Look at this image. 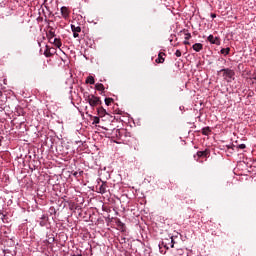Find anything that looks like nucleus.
Instances as JSON below:
<instances>
[{
	"mask_svg": "<svg viewBox=\"0 0 256 256\" xmlns=\"http://www.w3.org/2000/svg\"><path fill=\"white\" fill-rule=\"evenodd\" d=\"M87 103H89L90 107H97V105H101V98L91 94L86 97Z\"/></svg>",
	"mask_w": 256,
	"mask_h": 256,
	"instance_id": "obj_1",
	"label": "nucleus"
},
{
	"mask_svg": "<svg viewBox=\"0 0 256 256\" xmlns=\"http://www.w3.org/2000/svg\"><path fill=\"white\" fill-rule=\"evenodd\" d=\"M221 73L223 74V77H227L228 79H233V77H235V71L229 69V68H224L222 70H220Z\"/></svg>",
	"mask_w": 256,
	"mask_h": 256,
	"instance_id": "obj_2",
	"label": "nucleus"
},
{
	"mask_svg": "<svg viewBox=\"0 0 256 256\" xmlns=\"http://www.w3.org/2000/svg\"><path fill=\"white\" fill-rule=\"evenodd\" d=\"M207 39L211 45H221V39L219 37H215L210 34Z\"/></svg>",
	"mask_w": 256,
	"mask_h": 256,
	"instance_id": "obj_3",
	"label": "nucleus"
},
{
	"mask_svg": "<svg viewBox=\"0 0 256 256\" xmlns=\"http://www.w3.org/2000/svg\"><path fill=\"white\" fill-rule=\"evenodd\" d=\"M61 15L64 17V19H67V17H69V8L63 6L61 8Z\"/></svg>",
	"mask_w": 256,
	"mask_h": 256,
	"instance_id": "obj_4",
	"label": "nucleus"
},
{
	"mask_svg": "<svg viewBox=\"0 0 256 256\" xmlns=\"http://www.w3.org/2000/svg\"><path fill=\"white\" fill-rule=\"evenodd\" d=\"M209 153H210L209 149H206L204 151H198L196 155L198 158H201V157H207Z\"/></svg>",
	"mask_w": 256,
	"mask_h": 256,
	"instance_id": "obj_5",
	"label": "nucleus"
},
{
	"mask_svg": "<svg viewBox=\"0 0 256 256\" xmlns=\"http://www.w3.org/2000/svg\"><path fill=\"white\" fill-rule=\"evenodd\" d=\"M192 49L194 51H196V53H199V51H202L203 50V44L201 43H195L193 46H192Z\"/></svg>",
	"mask_w": 256,
	"mask_h": 256,
	"instance_id": "obj_6",
	"label": "nucleus"
},
{
	"mask_svg": "<svg viewBox=\"0 0 256 256\" xmlns=\"http://www.w3.org/2000/svg\"><path fill=\"white\" fill-rule=\"evenodd\" d=\"M156 63H165V53L160 52L158 58L155 60Z\"/></svg>",
	"mask_w": 256,
	"mask_h": 256,
	"instance_id": "obj_7",
	"label": "nucleus"
},
{
	"mask_svg": "<svg viewBox=\"0 0 256 256\" xmlns=\"http://www.w3.org/2000/svg\"><path fill=\"white\" fill-rule=\"evenodd\" d=\"M99 193H101L102 195L107 193V184L106 183H102L99 188H98Z\"/></svg>",
	"mask_w": 256,
	"mask_h": 256,
	"instance_id": "obj_8",
	"label": "nucleus"
},
{
	"mask_svg": "<svg viewBox=\"0 0 256 256\" xmlns=\"http://www.w3.org/2000/svg\"><path fill=\"white\" fill-rule=\"evenodd\" d=\"M97 113L99 117H105V115H107V110H105L103 107H99L97 108Z\"/></svg>",
	"mask_w": 256,
	"mask_h": 256,
	"instance_id": "obj_9",
	"label": "nucleus"
},
{
	"mask_svg": "<svg viewBox=\"0 0 256 256\" xmlns=\"http://www.w3.org/2000/svg\"><path fill=\"white\" fill-rule=\"evenodd\" d=\"M53 43H54L55 47H57L58 49L61 48V45H63V43L61 42V39H59V38H54Z\"/></svg>",
	"mask_w": 256,
	"mask_h": 256,
	"instance_id": "obj_10",
	"label": "nucleus"
},
{
	"mask_svg": "<svg viewBox=\"0 0 256 256\" xmlns=\"http://www.w3.org/2000/svg\"><path fill=\"white\" fill-rule=\"evenodd\" d=\"M202 135H206V136L211 135V128L210 127H204L202 129Z\"/></svg>",
	"mask_w": 256,
	"mask_h": 256,
	"instance_id": "obj_11",
	"label": "nucleus"
},
{
	"mask_svg": "<svg viewBox=\"0 0 256 256\" xmlns=\"http://www.w3.org/2000/svg\"><path fill=\"white\" fill-rule=\"evenodd\" d=\"M86 83L89 85H95V78L93 76H88L86 79Z\"/></svg>",
	"mask_w": 256,
	"mask_h": 256,
	"instance_id": "obj_12",
	"label": "nucleus"
},
{
	"mask_svg": "<svg viewBox=\"0 0 256 256\" xmlns=\"http://www.w3.org/2000/svg\"><path fill=\"white\" fill-rule=\"evenodd\" d=\"M72 33H81L80 26L71 25Z\"/></svg>",
	"mask_w": 256,
	"mask_h": 256,
	"instance_id": "obj_13",
	"label": "nucleus"
},
{
	"mask_svg": "<svg viewBox=\"0 0 256 256\" xmlns=\"http://www.w3.org/2000/svg\"><path fill=\"white\" fill-rule=\"evenodd\" d=\"M230 52H231V48H229V47H227V48H222V49L220 50V53H221L222 55H229Z\"/></svg>",
	"mask_w": 256,
	"mask_h": 256,
	"instance_id": "obj_14",
	"label": "nucleus"
},
{
	"mask_svg": "<svg viewBox=\"0 0 256 256\" xmlns=\"http://www.w3.org/2000/svg\"><path fill=\"white\" fill-rule=\"evenodd\" d=\"M95 88L97 91H105V86L102 83H97Z\"/></svg>",
	"mask_w": 256,
	"mask_h": 256,
	"instance_id": "obj_15",
	"label": "nucleus"
},
{
	"mask_svg": "<svg viewBox=\"0 0 256 256\" xmlns=\"http://www.w3.org/2000/svg\"><path fill=\"white\" fill-rule=\"evenodd\" d=\"M185 35V41H189L191 39V33L187 32V30H183Z\"/></svg>",
	"mask_w": 256,
	"mask_h": 256,
	"instance_id": "obj_16",
	"label": "nucleus"
},
{
	"mask_svg": "<svg viewBox=\"0 0 256 256\" xmlns=\"http://www.w3.org/2000/svg\"><path fill=\"white\" fill-rule=\"evenodd\" d=\"M54 37H55V32H53V31L50 30V31L48 32L49 41H51Z\"/></svg>",
	"mask_w": 256,
	"mask_h": 256,
	"instance_id": "obj_17",
	"label": "nucleus"
},
{
	"mask_svg": "<svg viewBox=\"0 0 256 256\" xmlns=\"http://www.w3.org/2000/svg\"><path fill=\"white\" fill-rule=\"evenodd\" d=\"M111 103H113V98H106L105 99V105H107V107H109V105H111Z\"/></svg>",
	"mask_w": 256,
	"mask_h": 256,
	"instance_id": "obj_18",
	"label": "nucleus"
},
{
	"mask_svg": "<svg viewBox=\"0 0 256 256\" xmlns=\"http://www.w3.org/2000/svg\"><path fill=\"white\" fill-rule=\"evenodd\" d=\"M99 121H100L99 117L95 116L93 118V125H98Z\"/></svg>",
	"mask_w": 256,
	"mask_h": 256,
	"instance_id": "obj_19",
	"label": "nucleus"
},
{
	"mask_svg": "<svg viewBox=\"0 0 256 256\" xmlns=\"http://www.w3.org/2000/svg\"><path fill=\"white\" fill-rule=\"evenodd\" d=\"M80 175H83V171L73 173L74 177H79Z\"/></svg>",
	"mask_w": 256,
	"mask_h": 256,
	"instance_id": "obj_20",
	"label": "nucleus"
},
{
	"mask_svg": "<svg viewBox=\"0 0 256 256\" xmlns=\"http://www.w3.org/2000/svg\"><path fill=\"white\" fill-rule=\"evenodd\" d=\"M45 57H51V52L49 50H46L44 52Z\"/></svg>",
	"mask_w": 256,
	"mask_h": 256,
	"instance_id": "obj_21",
	"label": "nucleus"
},
{
	"mask_svg": "<svg viewBox=\"0 0 256 256\" xmlns=\"http://www.w3.org/2000/svg\"><path fill=\"white\" fill-rule=\"evenodd\" d=\"M247 146L245 144H240L238 145V149H246Z\"/></svg>",
	"mask_w": 256,
	"mask_h": 256,
	"instance_id": "obj_22",
	"label": "nucleus"
},
{
	"mask_svg": "<svg viewBox=\"0 0 256 256\" xmlns=\"http://www.w3.org/2000/svg\"><path fill=\"white\" fill-rule=\"evenodd\" d=\"M175 55L176 57H181V50H176Z\"/></svg>",
	"mask_w": 256,
	"mask_h": 256,
	"instance_id": "obj_23",
	"label": "nucleus"
},
{
	"mask_svg": "<svg viewBox=\"0 0 256 256\" xmlns=\"http://www.w3.org/2000/svg\"><path fill=\"white\" fill-rule=\"evenodd\" d=\"M73 37L77 39V37H79V32H73Z\"/></svg>",
	"mask_w": 256,
	"mask_h": 256,
	"instance_id": "obj_24",
	"label": "nucleus"
},
{
	"mask_svg": "<svg viewBox=\"0 0 256 256\" xmlns=\"http://www.w3.org/2000/svg\"><path fill=\"white\" fill-rule=\"evenodd\" d=\"M171 247L173 248V247H175V240H173V237H171Z\"/></svg>",
	"mask_w": 256,
	"mask_h": 256,
	"instance_id": "obj_25",
	"label": "nucleus"
},
{
	"mask_svg": "<svg viewBox=\"0 0 256 256\" xmlns=\"http://www.w3.org/2000/svg\"><path fill=\"white\" fill-rule=\"evenodd\" d=\"M184 45H191V43H189V41L185 40Z\"/></svg>",
	"mask_w": 256,
	"mask_h": 256,
	"instance_id": "obj_26",
	"label": "nucleus"
},
{
	"mask_svg": "<svg viewBox=\"0 0 256 256\" xmlns=\"http://www.w3.org/2000/svg\"><path fill=\"white\" fill-rule=\"evenodd\" d=\"M40 225H41V227H45V222L41 221Z\"/></svg>",
	"mask_w": 256,
	"mask_h": 256,
	"instance_id": "obj_27",
	"label": "nucleus"
},
{
	"mask_svg": "<svg viewBox=\"0 0 256 256\" xmlns=\"http://www.w3.org/2000/svg\"><path fill=\"white\" fill-rule=\"evenodd\" d=\"M212 19H215L217 17V14H211Z\"/></svg>",
	"mask_w": 256,
	"mask_h": 256,
	"instance_id": "obj_28",
	"label": "nucleus"
},
{
	"mask_svg": "<svg viewBox=\"0 0 256 256\" xmlns=\"http://www.w3.org/2000/svg\"><path fill=\"white\" fill-rule=\"evenodd\" d=\"M179 251V254L181 255V253H183V250L182 249H180V250H178Z\"/></svg>",
	"mask_w": 256,
	"mask_h": 256,
	"instance_id": "obj_29",
	"label": "nucleus"
},
{
	"mask_svg": "<svg viewBox=\"0 0 256 256\" xmlns=\"http://www.w3.org/2000/svg\"><path fill=\"white\" fill-rule=\"evenodd\" d=\"M160 253H163V250H162V248H160Z\"/></svg>",
	"mask_w": 256,
	"mask_h": 256,
	"instance_id": "obj_30",
	"label": "nucleus"
}]
</instances>
